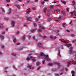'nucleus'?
Returning <instances> with one entry per match:
<instances>
[{"label":"nucleus","instance_id":"f257e3e1","mask_svg":"<svg viewBox=\"0 0 76 76\" xmlns=\"http://www.w3.org/2000/svg\"><path fill=\"white\" fill-rule=\"evenodd\" d=\"M66 46L67 47H70V50H69L70 54H75V57H76V52L75 51H72L73 48L71 47H72V44H66Z\"/></svg>","mask_w":76,"mask_h":76},{"label":"nucleus","instance_id":"f03ea898","mask_svg":"<svg viewBox=\"0 0 76 76\" xmlns=\"http://www.w3.org/2000/svg\"><path fill=\"white\" fill-rule=\"evenodd\" d=\"M40 56L41 57L43 56V57H42V58H44L46 60H47V61H50V59L48 58V55H45L44 53L41 52L40 54Z\"/></svg>","mask_w":76,"mask_h":76},{"label":"nucleus","instance_id":"7ed1b4c3","mask_svg":"<svg viewBox=\"0 0 76 76\" xmlns=\"http://www.w3.org/2000/svg\"><path fill=\"white\" fill-rule=\"evenodd\" d=\"M31 55H32V54H29L28 57H29L30 58H33L32 60L33 62L35 61H36V59H35L36 58L31 56Z\"/></svg>","mask_w":76,"mask_h":76},{"label":"nucleus","instance_id":"20e7f679","mask_svg":"<svg viewBox=\"0 0 76 76\" xmlns=\"http://www.w3.org/2000/svg\"><path fill=\"white\" fill-rule=\"evenodd\" d=\"M37 45L40 48H44V47L43 46H42V43H41L39 42L37 44Z\"/></svg>","mask_w":76,"mask_h":76},{"label":"nucleus","instance_id":"39448f33","mask_svg":"<svg viewBox=\"0 0 76 76\" xmlns=\"http://www.w3.org/2000/svg\"><path fill=\"white\" fill-rule=\"evenodd\" d=\"M15 21L12 20L11 22V25L12 26H15Z\"/></svg>","mask_w":76,"mask_h":76},{"label":"nucleus","instance_id":"423d86ee","mask_svg":"<svg viewBox=\"0 0 76 76\" xmlns=\"http://www.w3.org/2000/svg\"><path fill=\"white\" fill-rule=\"evenodd\" d=\"M12 10V9L11 8H10L9 10H8V11L7 12V14H8V15H9L10 13H11V10Z\"/></svg>","mask_w":76,"mask_h":76},{"label":"nucleus","instance_id":"0eeeda50","mask_svg":"<svg viewBox=\"0 0 76 76\" xmlns=\"http://www.w3.org/2000/svg\"><path fill=\"white\" fill-rule=\"evenodd\" d=\"M61 12L62 14H63V16H66V13L64 11H61Z\"/></svg>","mask_w":76,"mask_h":76},{"label":"nucleus","instance_id":"6e6552de","mask_svg":"<svg viewBox=\"0 0 76 76\" xmlns=\"http://www.w3.org/2000/svg\"><path fill=\"white\" fill-rule=\"evenodd\" d=\"M26 19L28 20H32V18L29 17H28L26 18Z\"/></svg>","mask_w":76,"mask_h":76},{"label":"nucleus","instance_id":"1a4fd4ad","mask_svg":"<svg viewBox=\"0 0 76 76\" xmlns=\"http://www.w3.org/2000/svg\"><path fill=\"white\" fill-rule=\"evenodd\" d=\"M0 38L2 40H3L4 39V36L0 35Z\"/></svg>","mask_w":76,"mask_h":76},{"label":"nucleus","instance_id":"9d476101","mask_svg":"<svg viewBox=\"0 0 76 76\" xmlns=\"http://www.w3.org/2000/svg\"><path fill=\"white\" fill-rule=\"evenodd\" d=\"M50 38H51V39H55L57 38V37H53L52 36H50Z\"/></svg>","mask_w":76,"mask_h":76},{"label":"nucleus","instance_id":"9b49d317","mask_svg":"<svg viewBox=\"0 0 76 76\" xmlns=\"http://www.w3.org/2000/svg\"><path fill=\"white\" fill-rule=\"evenodd\" d=\"M1 10L2 13H5V10H4L3 8H1Z\"/></svg>","mask_w":76,"mask_h":76},{"label":"nucleus","instance_id":"f8f14e48","mask_svg":"<svg viewBox=\"0 0 76 76\" xmlns=\"http://www.w3.org/2000/svg\"><path fill=\"white\" fill-rule=\"evenodd\" d=\"M15 6H16L17 7L18 9H20V5H17L16 4H15Z\"/></svg>","mask_w":76,"mask_h":76},{"label":"nucleus","instance_id":"ddd939ff","mask_svg":"<svg viewBox=\"0 0 76 76\" xmlns=\"http://www.w3.org/2000/svg\"><path fill=\"white\" fill-rule=\"evenodd\" d=\"M54 64H57V65H58L59 67H58V68H60V63H57L56 62H55Z\"/></svg>","mask_w":76,"mask_h":76},{"label":"nucleus","instance_id":"4468645a","mask_svg":"<svg viewBox=\"0 0 76 76\" xmlns=\"http://www.w3.org/2000/svg\"><path fill=\"white\" fill-rule=\"evenodd\" d=\"M36 31H37V29L35 28L33 30H30V31L31 32H35Z\"/></svg>","mask_w":76,"mask_h":76},{"label":"nucleus","instance_id":"2eb2a0df","mask_svg":"<svg viewBox=\"0 0 76 76\" xmlns=\"http://www.w3.org/2000/svg\"><path fill=\"white\" fill-rule=\"evenodd\" d=\"M59 52H58V56L60 57H61V55L60 54V50H59V48H58Z\"/></svg>","mask_w":76,"mask_h":76},{"label":"nucleus","instance_id":"dca6fc26","mask_svg":"<svg viewBox=\"0 0 76 76\" xmlns=\"http://www.w3.org/2000/svg\"><path fill=\"white\" fill-rule=\"evenodd\" d=\"M37 31L38 32H42V30L40 29H37Z\"/></svg>","mask_w":76,"mask_h":76},{"label":"nucleus","instance_id":"f3484780","mask_svg":"<svg viewBox=\"0 0 76 76\" xmlns=\"http://www.w3.org/2000/svg\"><path fill=\"white\" fill-rule=\"evenodd\" d=\"M46 12H47V8H45L43 10V12L44 13H45Z\"/></svg>","mask_w":76,"mask_h":76},{"label":"nucleus","instance_id":"a211bd4d","mask_svg":"<svg viewBox=\"0 0 76 76\" xmlns=\"http://www.w3.org/2000/svg\"><path fill=\"white\" fill-rule=\"evenodd\" d=\"M41 64V63H40V62H37L36 63V64L37 66H38L39 65V64Z\"/></svg>","mask_w":76,"mask_h":76},{"label":"nucleus","instance_id":"6ab92c4d","mask_svg":"<svg viewBox=\"0 0 76 76\" xmlns=\"http://www.w3.org/2000/svg\"><path fill=\"white\" fill-rule=\"evenodd\" d=\"M54 64L53 63H49L48 64V65L49 66H53Z\"/></svg>","mask_w":76,"mask_h":76},{"label":"nucleus","instance_id":"aec40b11","mask_svg":"<svg viewBox=\"0 0 76 76\" xmlns=\"http://www.w3.org/2000/svg\"><path fill=\"white\" fill-rule=\"evenodd\" d=\"M52 20V19L51 18H49L47 20L48 22H50V21H51Z\"/></svg>","mask_w":76,"mask_h":76},{"label":"nucleus","instance_id":"412c9836","mask_svg":"<svg viewBox=\"0 0 76 76\" xmlns=\"http://www.w3.org/2000/svg\"><path fill=\"white\" fill-rule=\"evenodd\" d=\"M57 69H52V71H53L54 72H55L56 71H57Z\"/></svg>","mask_w":76,"mask_h":76},{"label":"nucleus","instance_id":"4be33fe9","mask_svg":"<svg viewBox=\"0 0 76 76\" xmlns=\"http://www.w3.org/2000/svg\"><path fill=\"white\" fill-rule=\"evenodd\" d=\"M72 2L73 4H74V5L76 3L75 2V1H72Z\"/></svg>","mask_w":76,"mask_h":76},{"label":"nucleus","instance_id":"5701e85b","mask_svg":"<svg viewBox=\"0 0 76 76\" xmlns=\"http://www.w3.org/2000/svg\"><path fill=\"white\" fill-rule=\"evenodd\" d=\"M62 40L61 41L62 42H64V43H66L67 42V41H66L65 40Z\"/></svg>","mask_w":76,"mask_h":76},{"label":"nucleus","instance_id":"b1692460","mask_svg":"<svg viewBox=\"0 0 76 76\" xmlns=\"http://www.w3.org/2000/svg\"><path fill=\"white\" fill-rule=\"evenodd\" d=\"M28 67L29 68V69H31V67H32V66L29 65H28Z\"/></svg>","mask_w":76,"mask_h":76},{"label":"nucleus","instance_id":"393cba45","mask_svg":"<svg viewBox=\"0 0 76 76\" xmlns=\"http://www.w3.org/2000/svg\"><path fill=\"white\" fill-rule=\"evenodd\" d=\"M25 35H24L23 37V40H25Z\"/></svg>","mask_w":76,"mask_h":76},{"label":"nucleus","instance_id":"a878e982","mask_svg":"<svg viewBox=\"0 0 76 76\" xmlns=\"http://www.w3.org/2000/svg\"><path fill=\"white\" fill-rule=\"evenodd\" d=\"M71 73H72V75H73V74H75V72L74 71H73V70H72V71H71Z\"/></svg>","mask_w":76,"mask_h":76},{"label":"nucleus","instance_id":"bb28decb","mask_svg":"<svg viewBox=\"0 0 76 76\" xmlns=\"http://www.w3.org/2000/svg\"><path fill=\"white\" fill-rule=\"evenodd\" d=\"M13 42L14 43H15L16 42V38H14L13 40Z\"/></svg>","mask_w":76,"mask_h":76},{"label":"nucleus","instance_id":"cd10ccee","mask_svg":"<svg viewBox=\"0 0 76 76\" xmlns=\"http://www.w3.org/2000/svg\"><path fill=\"white\" fill-rule=\"evenodd\" d=\"M54 75L55 76H59V74H58L55 73V74H54Z\"/></svg>","mask_w":76,"mask_h":76},{"label":"nucleus","instance_id":"c85d7f7f","mask_svg":"<svg viewBox=\"0 0 76 76\" xmlns=\"http://www.w3.org/2000/svg\"><path fill=\"white\" fill-rule=\"evenodd\" d=\"M34 27H36V26H37V24H36V23H34Z\"/></svg>","mask_w":76,"mask_h":76},{"label":"nucleus","instance_id":"c756f323","mask_svg":"<svg viewBox=\"0 0 76 76\" xmlns=\"http://www.w3.org/2000/svg\"><path fill=\"white\" fill-rule=\"evenodd\" d=\"M67 67H68V66H69V64H70V62H68L67 63Z\"/></svg>","mask_w":76,"mask_h":76},{"label":"nucleus","instance_id":"7c9ffc66","mask_svg":"<svg viewBox=\"0 0 76 76\" xmlns=\"http://www.w3.org/2000/svg\"><path fill=\"white\" fill-rule=\"evenodd\" d=\"M26 60H30V58H29L27 57L26 58Z\"/></svg>","mask_w":76,"mask_h":76},{"label":"nucleus","instance_id":"2f4dec72","mask_svg":"<svg viewBox=\"0 0 76 76\" xmlns=\"http://www.w3.org/2000/svg\"><path fill=\"white\" fill-rule=\"evenodd\" d=\"M71 37H74L75 36V34H71Z\"/></svg>","mask_w":76,"mask_h":76},{"label":"nucleus","instance_id":"473e14b6","mask_svg":"<svg viewBox=\"0 0 76 76\" xmlns=\"http://www.w3.org/2000/svg\"><path fill=\"white\" fill-rule=\"evenodd\" d=\"M11 55H12V56H16V54H14V53H11Z\"/></svg>","mask_w":76,"mask_h":76},{"label":"nucleus","instance_id":"72a5a7b5","mask_svg":"<svg viewBox=\"0 0 76 76\" xmlns=\"http://www.w3.org/2000/svg\"><path fill=\"white\" fill-rule=\"evenodd\" d=\"M57 19H61V17L60 16Z\"/></svg>","mask_w":76,"mask_h":76},{"label":"nucleus","instance_id":"f704fd0d","mask_svg":"<svg viewBox=\"0 0 76 76\" xmlns=\"http://www.w3.org/2000/svg\"><path fill=\"white\" fill-rule=\"evenodd\" d=\"M40 28H41V29H44L45 28L44 27H43L42 26L40 27Z\"/></svg>","mask_w":76,"mask_h":76},{"label":"nucleus","instance_id":"c9c22d12","mask_svg":"<svg viewBox=\"0 0 76 76\" xmlns=\"http://www.w3.org/2000/svg\"><path fill=\"white\" fill-rule=\"evenodd\" d=\"M29 1H30V0H27L26 3H29Z\"/></svg>","mask_w":76,"mask_h":76},{"label":"nucleus","instance_id":"e433bc0d","mask_svg":"<svg viewBox=\"0 0 76 76\" xmlns=\"http://www.w3.org/2000/svg\"><path fill=\"white\" fill-rule=\"evenodd\" d=\"M47 15L48 16H50V14L49 13H48Z\"/></svg>","mask_w":76,"mask_h":76},{"label":"nucleus","instance_id":"4c0bfd02","mask_svg":"<svg viewBox=\"0 0 76 76\" xmlns=\"http://www.w3.org/2000/svg\"><path fill=\"white\" fill-rule=\"evenodd\" d=\"M73 13H74V15H75L76 13V11H74L73 12Z\"/></svg>","mask_w":76,"mask_h":76},{"label":"nucleus","instance_id":"58836bf2","mask_svg":"<svg viewBox=\"0 0 76 76\" xmlns=\"http://www.w3.org/2000/svg\"><path fill=\"white\" fill-rule=\"evenodd\" d=\"M61 2H62V3H63V4H66V2H65V1H62Z\"/></svg>","mask_w":76,"mask_h":76},{"label":"nucleus","instance_id":"ea45409f","mask_svg":"<svg viewBox=\"0 0 76 76\" xmlns=\"http://www.w3.org/2000/svg\"><path fill=\"white\" fill-rule=\"evenodd\" d=\"M44 3H45V2L44 1H42L41 2V4H44Z\"/></svg>","mask_w":76,"mask_h":76},{"label":"nucleus","instance_id":"a19ab883","mask_svg":"<svg viewBox=\"0 0 76 76\" xmlns=\"http://www.w3.org/2000/svg\"><path fill=\"white\" fill-rule=\"evenodd\" d=\"M38 1V0H34V1L35 3H37Z\"/></svg>","mask_w":76,"mask_h":76},{"label":"nucleus","instance_id":"79ce46f5","mask_svg":"<svg viewBox=\"0 0 76 76\" xmlns=\"http://www.w3.org/2000/svg\"><path fill=\"white\" fill-rule=\"evenodd\" d=\"M29 12H31V11H26V13H29Z\"/></svg>","mask_w":76,"mask_h":76},{"label":"nucleus","instance_id":"37998d69","mask_svg":"<svg viewBox=\"0 0 76 76\" xmlns=\"http://www.w3.org/2000/svg\"><path fill=\"white\" fill-rule=\"evenodd\" d=\"M39 37H42V35H41V34L40 33L39 34Z\"/></svg>","mask_w":76,"mask_h":76},{"label":"nucleus","instance_id":"c03bdc74","mask_svg":"<svg viewBox=\"0 0 76 76\" xmlns=\"http://www.w3.org/2000/svg\"><path fill=\"white\" fill-rule=\"evenodd\" d=\"M75 41H76V39H75L74 40H73L72 42H75Z\"/></svg>","mask_w":76,"mask_h":76},{"label":"nucleus","instance_id":"a18cd8bd","mask_svg":"<svg viewBox=\"0 0 76 76\" xmlns=\"http://www.w3.org/2000/svg\"><path fill=\"white\" fill-rule=\"evenodd\" d=\"M6 1H7V2H10V0H6Z\"/></svg>","mask_w":76,"mask_h":76},{"label":"nucleus","instance_id":"49530a36","mask_svg":"<svg viewBox=\"0 0 76 76\" xmlns=\"http://www.w3.org/2000/svg\"><path fill=\"white\" fill-rule=\"evenodd\" d=\"M69 8H66V10L67 12H69Z\"/></svg>","mask_w":76,"mask_h":76},{"label":"nucleus","instance_id":"de8ad7c7","mask_svg":"<svg viewBox=\"0 0 76 76\" xmlns=\"http://www.w3.org/2000/svg\"><path fill=\"white\" fill-rule=\"evenodd\" d=\"M35 20L36 21V22H37V21H38V19L37 18L35 19Z\"/></svg>","mask_w":76,"mask_h":76},{"label":"nucleus","instance_id":"09e8293b","mask_svg":"<svg viewBox=\"0 0 76 76\" xmlns=\"http://www.w3.org/2000/svg\"><path fill=\"white\" fill-rule=\"evenodd\" d=\"M5 70H6L7 69H8V67H4Z\"/></svg>","mask_w":76,"mask_h":76},{"label":"nucleus","instance_id":"8fccbe9b","mask_svg":"<svg viewBox=\"0 0 76 76\" xmlns=\"http://www.w3.org/2000/svg\"><path fill=\"white\" fill-rule=\"evenodd\" d=\"M64 70V68H62L61 70H60L61 71H63Z\"/></svg>","mask_w":76,"mask_h":76},{"label":"nucleus","instance_id":"3c124183","mask_svg":"<svg viewBox=\"0 0 76 76\" xmlns=\"http://www.w3.org/2000/svg\"><path fill=\"white\" fill-rule=\"evenodd\" d=\"M72 64H74V65H75V64H76V62L73 63H72Z\"/></svg>","mask_w":76,"mask_h":76},{"label":"nucleus","instance_id":"603ef678","mask_svg":"<svg viewBox=\"0 0 76 76\" xmlns=\"http://www.w3.org/2000/svg\"><path fill=\"white\" fill-rule=\"evenodd\" d=\"M65 69L66 70V72H67V71H68V69H67V68H65Z\"/></svg>","mask_w":76,"mask_h":76},{"label":"nucleus","instance_id":"864d4df0","mask_svg":"<svg viewBox=\"0 0 76 76\" xmlns=\"http://www.w3.org/2000/svg\"><path fill=\"white\" fill-rule=\"evenodd\" d=\"M33 39H35V36H34L33 37Z\"/></svg>","mask_w":76,"mask_h":76},{"label":"nucleus","instance_id":"5fc2aeb1","mask_svg":"<svg viewBox=\"0 0 76 76\" xmlns=\"http://www.w3.org/2000/svg\"><path fill=\"white\" fill-rule=\"evenodd\" d=\"M40 68H41V67H40L39 68H37V70H39V69H40Z\"/></svg>","mask_w":76,"mask_h":76},{"label":"nucleus","instance_id":"6e6d98bb","mask_svg":"<svg viewBox=\"0 0 76 76\" xmlns=\"http://www.w3.org/2000/svg\"><path fill=\"white\" fill-rule=\"evenodd\" d=\"M72 23V21H71L69 22V24H70Z\"/></svg>","mask_w":76,"mask_h":76},{"label":"nucleus","instance_id":"4d7b16f0","mask_svg":"<svg viewBox=\"0 0 76 76\" xmlns=\"http://www.w3.org/2000/svg\"><path fill=\"white\" fill-rule=\"evenodd\" d=\"M66 25V23H63L62 24V25Z\"/></svg>","mask_w":76,"mask_h":76},{"label":"nucleus","instance_id":"13d9d810","mask_svg":"<svg viewBox=\"0 0 76 76\" xmlns=\"http://www.w3.org/2000/svg\"><path fill=\"white\" fill-rule=\"evenodd\" d=\"M32 9L33 10H35V7H33Z\"/></svg>","mask_w":76,"mask_h":76},{"label":"nucleus","instance_id":"bf43d9fd","mask_svg":"<svg viewBox=\"0 0 76 76\" xmlns=\"http://www.w3.org/2000/svg\"><path fill=\"white\" fill-rule=\"evenodd\" d=\"M2 34H5V32L4 31L2 33Z\"/></svg>","mask_w":76,"mask_h":76},{"label":"nucleus","instance_id":"052dcab7","mask_svg":"<svg viewBox=\"0 0 76 76\" xmlns=\"http://www.w3.org/2000/svg\"><path fill=\"white\" fill-rule=\"evenodd\" d=\"M20 50H22L23 49V47H21L20 48Z\"/></svg>","mask_w":76,"mask_h":76},{"label":"nucleus","instance_id":"680f3d73","mask_svg":"<svg viewBox=\"0 0 76 76\" xmlns=\"http://www.w3.org/2000/svg\"><path fill=\"white\" fill-rule=\"evenodd\" d=\"M16 45H20V43H17L16 44Z\"/></svg>","mask_w":76,"mask_h":76},{"label":"nucleus","instance_id":"e2e57ef3","mask_svg":"<svg viewBox=\"0 0 76 76\" xmlns=\"http://www.w3.org/2000/svg\"><path fill=\"white\" fill-rule=\"evenodd\" d=\"M53 7V6H51L50 7V9H52Z\"/></svg>","mask_w":76,"mask_h":76},{"label":"nucleus","instance_id":"0e129e2a","mask_svg":"<svg viewBox=\"0 0 76 76\" xmlns=\"http://www.w3.org/2000/svg\"><path fill=\"white\" fill-rule=\"evenodd\" d=\"M39 27H40V28H41V27H42V26H41V25H39Z\"/></svg>","mask_w":76,"mask_h":76},{"label":"nucleus","instance_id":"69168bd1","mask_svg":"<svg viewBox=\"0 0 76 76\" xmlns=\"http://www.w3.org/2000/svg\"><path fill=\"white\" fill-rule=\"evenodd\" d=\"M4 45H2L1 47V48H4Z\"/></svg>","mask_w":76,"mask_h":76},{"label":"nucleus","instance_id":"338daca9","mask_svg":"<svg viewBox=\"0 0 76 76\" xmlns=\"http://www.w3.org/2000/svg\"><path fill=\"white\" fill-rule=\"evenodd\" d=\"M18 1H20L21 2L22 1V0H18Z\"/></svg>","mask_w":76,"mask_h":76},{"label":"nucleus","instance_id":"774afa93","mask_svg":"<svg viewBox=\"0 0 76 76\" xmlns=\"http://www.w3.org/2000/svg\"><path fill=\"white\" fill-rule=\"evenodd\" d=\"M43 38H47V36H43Z\"/></svg>","mask_w":76,"mask_h":76}]
</instances>
